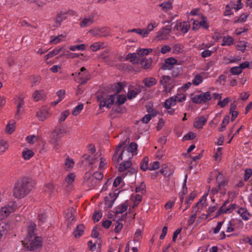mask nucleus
I'll return each instance as SVG.
<instances>
[{
    "mask_svg": "<svg viewBox=\"0 0 252 252\" xmlns=\"http://www.w3.org/2000/svg\"><path fill=\"white\" fill-rule=\"evenodd\" d=\"M242 68L240 66L232 67L230 70L231 73L233 75L239 74L242 72Z\"/></svg>",
    "mask_w": 252,
    "mask_h": 252,
    "instance_id": "53",
    "label": "nucleus"
},
{
    "mask_svg": "<svg viewBox=\"0 0 252 252\" xmlns=\"http://www.w3.org/2000/svg\"><path fill=\"white\" fill-rule=\"evenodd\" d=\"M143 82L146 87L149 88L156 85L157 83V81L155 78L150 77L144 79Z\"/></svg>",
    "mask_w": 252,
    "mask_h": 252,
    "instance_id": "21",
    "label": "nucleus"
},
{
    "mask_svg": "<svg viewBox=\"0 0 252 252\" xmlns=\"http://www.w3.org/2000/svg\"><path fill=\"white\" fill-rule=\"evenodd\" d=\"M65 36L63 34H61L57 36H51V43H53L54 44H57L60 42L62 40L61 37H64Z\"/></svg>",
    "mask_w": 252,
    "mask_h": 252,
    "instance_id": "46",
    "label": "nucleus"
},
{
    "mask_svg": "<svg viewBox=\"0 0 252 252\" xmlns=\"http://www.w3.org/2000/svg\"><path fill=\"white\" fill-rule=\"evenodd\" d=\"M36 116L39 120L43 121L49 116L48 111L45 108H42L36 113Z\"/></svg>",
    "mask_w": 252,
    "mask_h": 252,
    "instance_id": "15",
    "label": "nucleus"
},
{
    "mask_svg": "<svg viewBox=\"0 0 252 252\" xmlns=\"http://www.w3.org/2000/svg\"><path fill=\"white\" fill-rule=\"evenodd\" d=\"M211 94L209 92L196 95L191 98L192 101L196 104L204 103L211 100Z\"/></svg>",
    "mask_w": 252,
    "mask_h": 252,
    "instance_id": "6",
    "label": "nucleus"
},
{
    "mask_svg": "<svg viewBox=\"0 0 252 252\" xmlns=\"http://www.w3.org/2000/svg\"><path fill=\"white\" fill-rule=\"evenodd\" d=\"M82 162L83 163L85 161L88 163L89 164L92 165L94 164L96 159L95 158H91V156H88L87 154L84 155L82 157Z\"/></svg>",
    "mask_w": 252,
    "mask_h": 252,
    "instance_id": "34",
    "label": "nucleus"
},
{
    "mask_svg": "<svg viewBox=\"0 0 252 252\" xmlns=\"http://www.w3.org/2000/svg\"><path fill=\"white\" fill-rule=\"evenodd\" d=\"M69 114L70 113L68 110H65L63 112L59 120V122L61 123L65 121V119L69 116Z\"/></svg>",
    "mask_w": 252,
    "mask_h": 252,
    "instance_id": "52",
    "label": "nucleus"
},
{
    "mask_svg": "<svg viewBox=\"0 0 252 252\" xmlns=\"http://www.w3.org/2000/svg\"><path fill=\"white\" fill-rule=\"evenodd\" d=\"M67 13L61 11L58 13L54 18V27L58 28L61 26L62 22L67 18Z\"/></svg>",
    "mask_w": 252,
    "mask_h": 252,
    "instance_id": "10",
    "label": "nucleus"
},
{
    "mask_svg": "<svg viewBox=\"0 0 252 252\" xmlns=\"http://www.w3.org/2000/svg\"><path fill=\"white\" fill-rule=\"evenodd\" d=\"M123 145H118L115 149V154L112 157V160L116 161V163L119 162L122 159H119L118 158V157L120 154V151H121V148L123 147Z\"/></svg>",
    "mask_w": 252,
    "mask_h": 252,
    "instance_id": "31",
    "label": "nucleus"
},
{
    "mask_svg": "<svg viewBox=\"0 0 252 252\" xmlns=\"http://www.w3.org/2000/svg\"><path fill=\"white\" fill-rule=\"evenodd\" d=\"M185 95L178 94L168 99H166L164 102V107L166 109H170L171 106H174L176 105L177 101L182 102L185 100Z\"/></svg>",
    "mask_w": 252,
    "mask_h": 252,
    "instance_id": "3",
    "label": "nucleus"
},
{
    "mask_svg": "<svg viewBox=\"0 0 252 252\" xmlns=\"http://www.w3.org/2000/svg\"><path fill=\"white\" fill-rule=\"evenodd\" d=\"M32 183L27 178L17 181L13 189V195L17 198H22L27 195L32 189Z\"/></svg>",
    "mask_w": 252,
    "mask_h": 252,
    "instance_id": "1",
    "label": "nucleus"
},
{
    "mask_svg": "<svg viewBox=\"0 0 252 252\" xmlns=\"http://www.w3.org/2000/svg\"><path fill=\"white\" fill-rule=\"evenodd\" d=\"M44 191L48 193L49 196H52L55 193V188L51 184L46 185L44 188Z\"/></svg>",
    "mask_w": 252,
    "mask_h": 252,
    "instance_id": "28",
    "label": "nucleus"
},
{
    "mask_svg": "<svg viewBox=\"0 0 252 252\" xmlns=\"http://www.w3.org/2000/svg\"><path fill=\"white\" fill-rule=\"evenodd\" d=\"M126 100V98L125 95L122 94L117 96V101L116 104L118 105H120L125 102Z\"/></svg>",
    "mask_w": 252,
    "mask_h": 252,
    "instance_id": "49",
    "label": "nucleus"
},
{
    "mask_svg": "<svg viewBox=\"0 0 252 252\" xmlns=\"http://www.w3.org/2000/svg\"><path fill=\"white\" fill-rule=\"evenodd\" d=\"M127 203L125 202L118 206L115 212L116 214H122L126 211L127 209Z\"/></svg>",
    "mask_w": 252,
    "mask_h": 252,
    "instance_id": "35",
    "label": "nucleus"
},
{
    "mask_svg": "<svg viewBox=\"0 0 252 252\" xmlns=\"http://www.w3.org/2000/svg\"><path fill=\"white\" fill-rule=\"evenodd\" d=\"M252 175V170L250 168L246 169L245 171L244 180L248 181Z\"/></svg>",
    "mask_w": 252,
    "mask_h": 252,
    "instance_id": "63",
    "label": "nucleus"
},
{
    "mask_svg": "<svg viewBox=\"0 0 252 252\" xmlns=\"http://www.w3.org/2000/svg\"><path fill=\"white\" fill-rule=\"evenodd\" d=\"M229 116L228 115H226L222 121L221 127L219 129V131H222L225 129L226 126L229 123Z\"/></svg>",
    "mask_w": 252,
    "mask_h": 252,
    "instance_id": "39",
    "label": "nucleus"
},
{
    "mask_svg": "<svg viewBox=\"0 0 252 252\" xmlns=\"http://www.w3.org/2000/svg\"><path fill=\"white\" fill-rule=\"evenodd\" d=\"M152 51L151 49H141L137 50V53L138 56H144L148 55Z\"/></svg>",
    "mask_w": 252,
    "mask_h": 252,
    "instance_id": "44",
    "label": "nucleus"
},
{
    "mask_svg": "<svg viewBox=\"0 0 252 252\" xmlns=\"http://www.w3.org/2000/svg\"><path fill=\"white\" fill-rule=\"evenodd\" d=\"M34 155V153L31 150L24 151L22 152V156L25 159H29Z\"/></svg>",
    "mask_w": 252,
    "mask_h": 252,
    "instance_id": "38",
    "label": "nucleus"
},
{
    "mask_svg": "<svg viewBox=\"0 0 252 252\" xmlns=\"http://www.w3.org/2000/svg\"><path fill=\"white\" fill-rule=\"evenodd\" d=\"M137 148V144L135 142H132L126 149L133 154L135 151H136Z\"/></svg>",
    "mask_w": 252,
    "mask_h": 252,
    "instance_id": "51",
    "label": "nucleus"
},
{
    "mask_svg": "<svg viewBox=\"0 0 252 252\" xmlns=\"http://www.w3.org/2000/svg\"><path fill=\"white\" fill-rule=\"evenodd\" d=\"M148 162H149V158L147 157H145L143 158L142 162L141 163L140 165V168L141 170L143 171H146L147 169H148Z\"/></svg>",
    "mask_w": 252,
    "mask_h": 252,
    "instance_id": "40",
    "label": "nucleus"
},
{
    "mask_svg": "<svg viewBox=\"0 0 252 252\" xmlns=\"http://www.w3.org/2000/svg\"><path fill=\"white\" fill-rule=\"evenodd\" d=\"M84 228L85 227L83 224L78 225L73 232L74 237L75 238L80 237L84 232Z\"/></svg>",
    "mask_w": 252,
    "mask_h": 252,
    "instance_id": "25",
    "label": "nucleus"
},
{
    "mask_svg": "<svg viewBox=\"0 0 252 252\" xmlns=\"http://www.w3.org/2000/svg\"><path fill=\"white\" fill-rule=\"evenodd\" d=\"M171 31V28L170 26H166L162 28L161 30L159 32L158 36L160 37V39H165L168 38V35Z\"/></svg>",
    "mask_w": 252,
    "mask_h": 252,
    "instance_id": "14",
    "label": "nucleus"
},
{
    "mask_svg": "<svg viewBox=\"0 0 252 252\" xmlns=\"http://www.w3.org/2000/svg\"><path fill=\"white\" fill-rule=\"evenodd\" d=\"M188 176L187 175H185V178L184 180L183 186V190L182 192L180 193V200L181 202L182 203L183 202V200L184 198V195L187 193V187L186 186L187 183V180Z\"/></svg>",
    "mask_w": 252,
    "mask_h": 252,
    "instance_id": "27",
    "label": "nucleus"
},
{
    "mask_svg": "<svg viewBox=\"0 0 252 252\" xmlns=\"http://www.w3.org/2000/svg\"><path fill=\"white\" fill-rule=\"evenodd\" d=\"M203 79L202 76L199 74H197L192 80V83L195 86H197L202 82Z\"/></svg>",
    "mask_w": 252,
    "mask_h": 252,
    "instance_id": "36",
    "label": "nucleus"
},
{
    "mask_svg": "<svg viewBox=\"0 0 252 252\" xmlns=\"http://www.w3.org/2000/svg\"><path fill=\"white\" fill-rule=\"evenodd\" d=\"M207 122V119L203 116H200L196 117L193 123V126L194 127L197 129H201L203 127V126L205 125Z\"/></svg>",
    "mask_w": 252,
    "mask_h": 252,
    "instance_id": "12",
    "label": "nucleus"
},
{
    "mask_svg": "<svg viewBox=\"0 0 252 252\" xmlns=\"http://www.w3.org/2000/svg\"><path fill=\"white\" fill-rule=\"evenodd\" d=\"M117 196L115 193H110L105 197V204L107 208H111Z\"/></svg>",
    "mask_w": 252,
    "mask_h": 252,
    "instance_id": "13",
    "label": "nucleus"
},
{
    "mask_svg": "<svg viewBox=\"0 0 252 252\" xmlns=\"http://www.w3.org/2000/svg\"><path fill=\"white\" fill-rule=\"evenodd\" d=\"M86 184L89 187H93L98 183L92 176H90L89 173H86L85 176Z\"/></svg>",
    "mask_w": 252,
    "mask_h": 252,
    "instance_id": "18",
    "label": "nucleus"
},
{
    "mask_svg": "<svg viewBox=\"0 0 252 252\" xmlns=\"http://www.w3.org/2000/svg\"><path fill=\"white\" fill-rule=\"evenodd\" d=\"M63 48L60 47L59 48H56L54 49L53 50L49 52L45 56V59L46 60H48L50 58H51L54 56L57 55L59 54L62 50Z\"/></svg>",
    "mask_w": 252,
    "mask_h": 252,
    "instance_id": "30",
    "label": "nucleus"
},
{
    "mask_svg": "<svg viewBox=\"0 0 252 252\" xmlns=\"http://www.w3.org/2000/svg\"><path fill=\"white\" fill-rule=\"evenodd\" d=\"M8 147V145L4 140H0V154L4 153Z\"/></svg>",
    "mask_w": 252,
    "mask_h": 252,
    "instance_id": "45",
    "label": "nucleus"
},
{
    "mask_svg": "<svg viewBox=\"0 0 252 252\" xmlns=\"http://www.w3.org/2000/svg\"><path fill=\"white\" fill-rule=\"evenodd\" d=\"M247 17L248 15H246L245 14H242L238 19L234 21V23L235 24L238 23H243L246 21Z\"/></svg>",
    "mask_w": 252,
    "mask_h": 252,
    "instance_id": "61",
    "label": "nucleus"
},
{
    "mask_svg": "<svg viewBox=\"0 0 252 252\" xmlns=\"http://www.w3.org/2000/svg\"><path fill=\"white\" fill-rule=\"evenodd\" d=\"M24 100H23V98H19V102H18V104L17 106V112H16V114L15 115V116L16 118H18L19 119V116H18V114L20 112V108L23 106V105H24Z\"/></svg>",
    "mask_w": 252,
    "mask_h": 252,
    "instance_id": "54",
    "label": "nucleus"
},
{
    "mask_svg": "<svg viewBox=\"0 0 252 252\" xmlns=\"http://www.w3.org/2000/svg\"><path fill=\"white\" fill-rule=\"evenodd\" d=\"M75 178V175L74 173H70L68 175L66 178L65 181L68 184H71L74 182Z\"/></svg>",
    "mask_w": 252,
    "mask_h": 252,
    "instance_id": "64",
    "label": "nucleus"
},
{
    "mask_svg": "<svg viewBox=\"0 0 252 252\" xmlns=\"http://www.w3.org/2000/svg\"><path fill=\"white\" fill-rule=\"evenodd\" d=\"M78 75L80 76L79 82L81 85L85 84L87 82V81L90 79V75L88 71H86L83 73H82L81 72H79Z\"/></svg>",
    "mask_w": 252,
    "mask_h": 252,
    "instance_id": "20",
    "label": "nucleus"
},
{
    "mask_svg": "<svg viewBox=\"0 0 252 252\" xmlns=\"http://www.w3.org/2000/svg\"><path fill=\"white\" fill-rule=\"evenodd\" d=\"M160 82L164 87V92H170L174 87V83L169 76L163 75L160 79Z\"/></svg>",
    "mask_w": 252,
    "mask_h": 252,
    "instance_id": "5",
    "label": "nucleus"
},
{
    "mask_svg": "<svg viewBox=\"0 0 252 252\" xmlns=\"http://www.w3.org/2000/svg\"><path fill=\"white\" fill-rule=\"evenodd\" d=\"M74 162L72 159L67 158L65 160V162L64 163L65 167L66 170H70L72 168L74 165Z\"/></svg>",
    "mask_w": 252,
    "mask_h": 252,
    "instance_id": "41",
    "label": "nucleus"
},
{
    "mask_svg": "<svg viewBox=\"0 0 252 252\" xmlns=\"http://www.w3.org/2000/svg\"><path fill=\"white\" fill-rule=\"evenodd\" d=\"M94 19L93 18H84L80 23V26L81 27H88L94 23Z\"/></svg>",
    "mask_w": 252,
    "mask_h": 252,
    "instance_id": "32",
    "label": "nucleus"
},
{
    "mask_svg": "<svg viewBox=\"0 0 252 252\" xmlns=\"http://www.w3.org/2000/svg\"><path fill=\"white\" fill-rule=\"evenodd\" d=\"M159 7L162 8V9L164 12H167L168 10L171 9L172 8V2L170 1H168L166 2H163L158 5Z\"/></svg>",
    "mask_w": 252,
    "mask_h": 252,
    "instance_id": "33",
    "label": "nucleus"
},
{
    "mask_svg": "<svg viewBox=\"0 0 252 252\" xmlns=\"http://www.w3.org/2000/svg\"><path fill=\"white\" fill-rule=\"evenodd\" d=\"M42 91H35L33 94L32 97L35 101H38L42 97Z\"/></svg>",
    "mask_w": 252,
    "mask_h": 252,
    "instance_id": "57",
    "label": "nucleus"
},
{
    "mask_svg": "<svg viewBox=\"0 0 252 252\" xmlns=\"http://www.w3.org/2000/svg\"><path fill=\"white\" fill-rule=\"evenodd\" d=\"M42 239L40 237H35L33 240L28 239L26 242L28 243L27 249L30 251H35L41 248L42 246Z\"/></svg>",
    "mask_w": 252,
    "mask_h": 252,
    "instance_id": "4",
    "label": "nucleus"
},
{
    "mask_svg": "<svg viewBox=\"0 0 252 252\" xmlns=\"http://www.w3.org/2000/svg\"><path fill=\"white\" fill-rule=\"evenodd\" d=\"M233 42V39L229 36H224L223 38V42L221 43L222 46L231 45Z\"/></svg>",
    "mask_w": 252,
    "mask_h": 252,
    "instance_id": "37",
    "label": "nucleus"
},
{
    "mask_svg": "<svg viewBox=\"0 0 252 252\" xmlns=\"http://www.w3.org/2000/svg\"><path fill=\"white\" fill-rule=\"evenodd\" d=\"M230 101V99L228 97L225 98L222 101L220 100L218 103V105H220L221 107L223 108L225 106H226Z\"/></svg>",
    "mask_w": 252,
    "mask_h": 252,
    "instance_id": "62",
    "label": "nucleus"
},
{
    "mask_svg": "<svg viewBox=\"0 0 252 252\" xmlns=\"http://www.w3.org/2000/svg\"><path fill=\"white\" fill-rule=\"evenodd\" d=\"M122 145L123 146L121 148V151H120V154L118 157V158L119 159H124V160H130L133 157V154L126 149H124V148H125V144H122Z\"/></svg>",
    "mask_w": 252,
    "mask_h": 252,
    "instance_id": "9",
    "label": "nucleus"
},
{
    "mask_svg": "<svg viewBox=\"0 0 252 252\" xmlns=\"http://www.w3.org/2000/svg\"><path fill=\"white\" fill-rule=\"evenodd\" d=\"M14 125L15 123H13L12 124H8L6 125L5 130L7 133L11 134L15 130V127Z\"/></svg>",
    "mask_w": 252,
    "mask_h": 252,
    "instance_id": "50",
    "label": "nucleus"
},
{
    "mask_svg": "<svg viewBox=\"0 0 252 252\" xmlns=\"http://www.w3.org/2000/svg\"><path fill=\"white\" fill-rule=\"evenodd\" d=\"M29 79L32 83V87H33L39 83L41 78L39 76H31L29 77Z\"/></svg>",
    "mask_w": 252,
    "mask_h": 252,
    "instance_id": "47",
    "label": "nucleus"
},
{
    "mask_svg": "<svg viewBox=\"0 0 252 252\" xmlns=\"http://www.w3.org/2000/svg\"><path fill=\"white\" fill-rule=\"evenodd\" d=\"M15 209L14 206L10 205L2 207L0 210V220L4 219L11 213L13 212Z\"/></svg>",
    "mask_w": 252,
    "mask_h": 252,
    "instance_id": "8",
    "label": "nucleus"
},
{
    "mask_svg": "<svg viewBox=\"0 0 252 252\" xmlns=\"http://www.w3.org/2000/svg\"><path fill=\"white\" fill-rule=\"evenodd\" d=\"M92 176L98 182L101 180L103 177V174L99 172H95Z\"/></svg>",
    "mask_w": 252,
    "mask_h": 252,
    "instance_id": "56",
    "label": "nucleus"
},
{
    "mask_svg": "<svg viewBox=\"0 0 252 252\" xmlns=\"http://www.w3.org/2000/svg\"><path fill=\"white\" fill-rule=\"evenodd\" d=\"M62 133V129L56 128L52 133L51 143L52 144L57 145V143L58 142L59 137V135Z\"/></svg>",
    "mask_w": 252,
    "mask_h": 252,
    "instance_id": "17",
    "label": "nucleus"
},
{
    "mask_svg": "<svg viewBox=\"0 0 252 252\" xmlns=\"http://www.w3.org/2000/svg\"><path fill=\"white\" fill-rule=\"evenodd\" d=\"M132 165L131 161L129 160H125L123 162L120 164L119 171L124 172L129 168Z\"/></svg>",
    "mask_w": 252,
    "mask_h": 252,
    "instance_id": "22",
    "label": "nucleus"
},
{
    "mask_svg": "<svg viewBox=\"0 0 252 252\" xmlns=\"http://www.w3.org/2000/svg\"><path fill=\"white\" fill-rule=\"evenodd\" d=\"M86 48V45L84 44H82L78 45H71L69 46V49L73 51H75L76 50H84Z\"/></svg>",
    "mask_w": 252,
    "mask_h": 252,
    "instance_id": "43",
    "label": "nucleus"
},
{
    "mask_svg": "<svg viewBox=\"0 0 252 252\" xmlns=\"http://www.w3.org/2000/svg\"><path fill=\"white\" fill-rule=\"evenodd\" d=\"M103 45L102 42H95L90 46V48L93 52H95L102 48Z\"/></svg>",
    "mask_w": 252,
    "mask_h": 252,
    "instance_id": "42",
    "label": "nucleus"
},
{
    "mask_svg": "<svg viewBox=\"0 0 252 252\" xmlns=\"http://www.w3.org/2000/svg\"><path fill=\"white\" fill-rule=\"evenodd\" d=\"M141 62L142 66L144 69H149L152 66V60L151 59L144 58Z\"/></svg>",
    "mask_w": 252,
    "mask_h": 252,
    "instance_id": "29",
    "label": "nucleus"
},
{
    "mask_svg": "<svg viewBox=\"0 0 252 252\" xmlns=\"http://www.w3.org/2000/svg\"><path fill=\"white\" fill-rule=\"evenodd\" d=\"M190 28V25L188 22H184L183 23L177 22L175 28L178 31H180L184 33L187 32Z\"/></svg>",
    "mask_w": 252,
    "mask_h": 252,
    "instance_id": "11",
    "label": "nucleus"
},
{
    "mask_svg": "<svg viewBox=\"0 0 252 252\" xmlns=\"http://www.w3.org/2000/svg\"><path fill=\"white\" fill-rule=\"evenodd\" d=\"M196 137V134L192 132H189L185 135L183 139L185 140H192Z\"/></svg>",
    "mask_w": 252,
    "mask_h": 252,
    "instance_id": "58",
    "label": "nucleus"
},
{
    "mask_svg": "<svg viewBox=\"0 0 252 252\" xmlns=\"http://www.w3.org/2000/svg\"><path fill=\"white\" fill-rule=\"evenodd\" d=\"M183 45L181 44H176L173 47L174 53H181L183 52Z\"/></svg>",
    "mask_w": 252,
    "mask_h": 252,
    "instance_id": "55",
    "label": "nucleus"
},
{
    "mask_svg": "<svg viewBox=\"0 0 252 252\" xmlns=\"http://www.w3.org/2000/svg\"><path fill=\"white\" fill-rule=\"evenodd\" d=\"M116 95H108L106 94H97V100L99 102V108L101 109L104 106L110 108L114 104Z\"/></svg>",
    "mask_w": 252,
    "mask_h": 252,
    "instance_id": "2",
    "label": "nucleus"
},
{
    "mask_svg": "<svg viewBox=\"0 0 252 252\" xmlns=\"http://www.w3.org/2000/svg\"><path fill=\"white\" fill-rule=\"evenodd\" d=\"M237 205L236 204H232L230 205L227 208H224V213H230L232 212V211L236 208Z\"/></svg>",
    "mask_w": 252,
    "mask_h": 252,
    "instance_id": "60",
    "label": "nucleus"
},
{
    "mask_svg": "<svg viewBox=\"0 0 252 252\" xmlns=\"http://www.w3.org/2000/svg\"><path fill=\"white\" fill-rule=\"evenodd\" d=\"M237 213L240 215L242 218L245 220H249V217L251 216V214L245 208H240L237 211Z\"/></svg>",
    "mask_w": 252,
    "mask_h": 252,
    "instance_id": "24",
    "label": "nucleus"
},
{
    "mask_svg": "<svg viewBox=\"0 0 252 252\" xmlns=\"http://www.w3.org/2000/svg\"><path fill=\"white\" fill-rule=\"evenodd\" d=\"M126 60H129V61L133 64H137L139 61L137 53L128 54L126 56Z\"/></svg>",
    "mask_w": 252,
    "mask_h": 252,
    "instance_id": "23",
    "label": "nucleus"
},
{
    "mask_svg": "<svg viewBox=\"0 0 252 252\" xmlns=\"http://www.w3.org/2000/svg\"><path fill=\"white\" fill-rule=\"evenodd\" d=\"M36 225L34 222H30L28 226V236L27 238L23 241V244L25 246V245H28L26 242L28 239H32V237H34V230L36 229Z\"/></svg>",
    "mask_w": 252,
    "mask_h": 252,
    "instance_id": "7",
    "label": "nucleus"
},
{
    "mask_svg": "<svg viewBox=\"0 0 252 252\" xmlns=\"http://www.w3.org/2000/svg\"><path fill=\"white\" fill-rule=\"evenodd\" d=\"M148 31H144V30H141V29H133L132 30L128 31V32H135L138 34L141 35L143 37H147L148 35Z\"/></svg>",
    "mask_w": 252,
    "mask_h": 252,
    "instance_id": "26",
    "label": "nucleus"
},
{
    "mask_svg": "<svg viewBox=\"0 0 252 252\" xmlns=\"http://www.w3.org/2000/svg\"><path fill=\"white\" fill-rule=\"evenodd\" d=\"M177 61L173 58H169L165 60V64L162 67L163 69H171L174 64L177 63Z\"/></svg>",
    "mask_w": 252,
    "mask_h": 252,
    "instance_id": "19",
    "label": "nucleus"
},
{
    "mask_svg": "<svg viewBox=\"0 0 252 252\" xmlns=\"http://www.w3.org/2000/svg\"><path fill=\"white\" fill-rule=\"evenodd\" d=\"M146 185L143 183H141L140 185L136 188V192H141L142 193H144L146 192Z\"/></svg>",
    "mask_w": 252,
    "mask_h": 252,
    "instance_id": "59",
    "label": "nucleus"
},
{
    "mask_svg": "<svg viewBox=\"0 0 252 252\" xmlns=\"http://www.w3.org/2000/svg\"><path fill=\"white\" fill-rule=\"evenodd\" d=\"M216 181L218 184V188L220 190L221 189V187L227 185V181L224 178L223 175L220 172L218 173V175L216 177Z\"/></svg>",
    "mask_w": 252,
    "mask_h": 252,
    "instance_id": "16",
    "label": "nucleus"
},
{
    "mask_svg": "<svg viewBox=\"0 0 252 252\" xmlns=\"http://www.w3.org/2000/svg\"><path fill=\"white\" fill-rule=\"evenodd\" d=\"M84 105L83 104H80L78 106H76L73 111H72V115L74 116L78 115L83 109Z\"/></svg>",
    "mask_w": 252,
    "mask_h": 252,
    "instance_id": "48",
    "label": "nucleus"
}]
</instances>
